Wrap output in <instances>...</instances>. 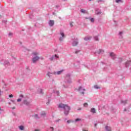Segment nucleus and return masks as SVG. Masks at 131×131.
<instances>
[{
  "label": "nucleus",
  "mask_w": 131,
  "mask_h": 131,
  "mask_svg": "<svg viewBox=\"0 0 131 131\" xmlns=\"http://www.w3.org/2000/svg\"><path fill=\"white\" fill-rule=\"evenodd\" d=\"M58 108L63 109L64 110V114L66 116H67V115L69 114V111H70L71 108L70 106H68V105L60 103L58 105Z\"/></svg>",
  "instance_id": "nucleus-1"
},
{
  "label": "nucleus",
  "mask_w": 131,
  "mask_h": 131,
  "mask_svg": "<svg viewBox=\"0 0 131 131\" xmlns=\"http://www.w3.org/2000/svg\"><path fill=\"white\" fill-rule=\"evenodd\" d=\"M71 75L70 74H67L66 75V77L64 79V84H63V88L64 89H67L69 86L67 84H70V83H72V80H71V78H70Z\"/></svg>",
  "instance_id": "nucleus-2"
},
{
  "label": "nucleus",
  "mask_w": 131,
  "mask_h": 131,
  "mask_svg": "<svg viewBox=\"0 0 131 131\" xmlns=\"http://www.w3.org/2000/svg\"><path fill=\"white\" fill-rule=\"evenodd\" d=\"M32 55H33L34 57L32 59V62L33 64H35V63H36V62L39 59V57L37 56L38 53L33 52Z\"/></svg>",
  "instance_id": "nucleus-3"
},
{
  "label": "nucleus",
  "mask_w": 131,
  "mask_h": 131,
  "mask_svg": "<svg viewBox=\"0 0 131 131\" xmlns=\"http://www.w3.org/2000/svg\"><path fill=\"white\" fill-rule=\"evenodd\" d=\"M72 45L73 47H75L78 45V39L77 38H74L72 39Z\"/></svg>",
  "instance_id": "nucleus-4"
},
{
  "label": "nucleus",
  "mask_w": 131,
  "mask_h": 131,
  "mask_svg": "<svg viewBox=\"0 0 131 131\" xmlns=\"http://www.w3.org/2000/svg\"><path fill=\"white\" fill-rule=\"evenodd\" d=\"M60 37L59 38L60 41H63L64 40V38H65V34L63 32H60Z\"/></svg>",
  "instance_id": "nucleus-5"
},
{
  "label": "nucleus",
  "mask_w": 131,
  "mask_h": 131,
  "mask_svg": "<svg viewBox=\"0 0 131 131\" xmlns=\"http://www.w3.org/2000/svg\"><path fill=\"white\" fill-rule=\"evenodd\" d=\"M63 72H64V70H61L57 72H53V74L54 75H61Z\"/></svg>",
  "instance_id": "nucleus-6"
},
{
  "label": "nucleus",
  "mask_w": 131,
  "mask_h": 131,
  "mask_svg": "<svg viewBox=\"0 0 131 131\" xmlns=\"http://www.w3.org/2000/svg\"><path fill=\"white\" fill-rule=\"evenodd\" d=\"M84 91H85V89H84L82 86H80L78 89V92L80 93V94H82V95H84Z\"/></svg>",
  "instance_id": "nucleus-7"
},
{
  "label": "nucleus",
  "mask_w": 131,
  "mask_h": 131,
  "mask_svg": "<svg viewBox=\"0 0 131 131\" xmlns=\"http://www.w3.org/2000/svg\"><path fill=\"white\" fill-rule=\"evenodd\" d=\"M56 59H59V56H58L57 54L53 55L52 57L49 58L50 61H53V60H56Z\"/></svg>",
  "instance_id": "nucleus-8"
},
{
  "label": "nucleus",
  "mask_w": 131,
  "mask_h": 131,
  "mask_svg": "<svg viewBox=\"0 0 131 131\" xmlns=\"http://www.w3.org/2000/svg\"><path fill=\"white\" fill-rule=\"evenodd\" d=\"M49 26H50L51 27H53V25H55V21L54 20H50L49 23Z\"/></svg>",
  "instance_id": "nucleus-9"
},
{
  "label": "nucleus",
  "mask_w": 131,
  "mask_h": 131,
  "mask_svg": "<svg viewBox=\"0 0 131 131\" xmlns=\"http://www.w3.org/2000/svg\"><path fill=\"white\" fill-rule=\"evenodd\" d=\"M110 56L111 57L113 60H115V59H116V55H115V54H114L113 52H111L110 54Z\"/></svg>",
  "instance_id": "nucleus-10"
},
{
  "label": "nucleus",
  "mask_w": 131,
  "mask_h": 131,
  "mask_svg": "<svg viewBox=\"0 0 131 131\" xmlns=\"http://www.w3.org/2000/svg\"><path fill=\"white\" fill-rule=\"evenodd\" d=\"M24 104H25V105H26L27 106H29V105H30V102L26 100H24Z\"/></svg>",
  "instance_id": "nucleus-11"
},
{
  "label": "nucleus",
  "mask_w": 131,
  "mask_h": 131,
  "mask_svg": "<svg viewBox=\"0 0 131 131\" xmlns=\"http://www.w3.org/2000/svg\"><path fill=\"white\" fill-rule=\"evenodd\" d=\"M38 94H41V95H42V94H43V90H42L40 88H39L38 89Z\"/></svg>",
  "instance_id": "nucleus-12"
},
{
  "label": "nucleus",
  "mask_w": 131,
  "mask_h": 131,
  "mask_svg": "<svg viewBox=\"0 0 131 131\" xmlns=\"http://www.w3.org/2000/svg\"><path fill=\"white\" fill-rule=\"evenodd\" d=\"M54 74V72L51 73L50 72H48L47 74V76L49 77H52V75Z\"/></svg>",
  "instance_id": "nucleus-13"
},
{
  "label": "nucleus",
  "mask_w": 131,
  "mask_h": 131,
  "mask_svg": "<svg viewBox=\"0 0 131 131\" xmlns=\"http://www.w3.org/2000/svg\"><path fill=\"white\" fill-rule=\"evenodd\" d=\"M90 112H91L92 113L95 114L96 113V108H92L90 110Z\"/></svg>",
  "instance_id": "nucleus-14"
},
{
  "label": "nucleus",
  "mask_w": 131,
  "mask_h": 131,
  "mask_svg": "<svg viewBox=\"0 0 131 131\" xmlns=\"http://www.w3.org/2000/svg\"><path fill=\"white\" fill-rule=\"evenodd\" d=\"M105 129L106 131H111V127H110L109 126H106Z\"/></svg>",
  "instance_id": "nucleus-15"
},
{
  "label": "nucleus",
  "mask_w": 131,
  "mask_h": 131,
  "mask_svg": "<svg viewBox=\"0 0 131 131\" xmlns=\"http://www.w3.org/2000/svg\"><path fill=\"white\" fill-rule=\"evenodd\" d=\"M91 38H92V37L87 36V37H85L84 39V40L88 41V40H91Z\"/></svg>",
  "instance_id": "nucleus-16"
},
{
  "label": "nucleus",
  "mask_w": 131,
  "mask_h": 131,
  "mask_svg": "<svg viewBox=\"0 0 131 131\" xmlns=\"http://www.w3.org/2000/svg\"><path fill=\"white\" fill-rule=\"evenodd\" d=\"M4 65L5 66H9V65H10V62H9V61H8L7 60H6L4 62Z\"/></svg>",
  "instance_id": "nucleus-17"
},
{
  "label": "nucleus",
  "mask_w": 131,
  "mask_h": 131,
  "mask_svg": "<svg viewBox=\"0 0 131 131\" xmlns=\"http://www.w3.org/2000/svg\"><path fill=\"white\" fill-rule=\"evenodd\" d=\"M53 93L54 94H56V95H57V96H59V94H60V92H59V91H57V90H54Z\"/></svg>",
  "instance_id": "nucleus-18"
},
{
  "label": "nucleus",
  "mask_w": 131,
  "mask_h": 131,
  "mask_svg": "<svg viewBox=\"0 0 131 131\" xmlns=\"http://www.w3.org/2000/svg\"><path fill=\"white\" fill-rule=\"evenodd\" d=\"M46 115H47V114L46 113V112H42L41 113V114H40V115H41V116H43V117H45Z\"/></svg>",
  "instance_id": "nucleus-19"
},
{
  "label": "nucleus",
  "mask_w": 131,
  "mask_h": 131,
  "mask_svg": "<svg viewBox=\"0 0 131 131\" xmlns=\"http://www.w3.org/2000/svg\"><path fill=\"white\" fill-rule=\"evenodd\" d=\"M122 34H123V32H120L119 33V38H122Z\"/></svg>",
  "instance_id": "nucleus-20"
},
{
  "label": "nucleus",
  "mask_w": 131,
  "mask_h": 131,
  "mask_svg": "<svg viewBox=\"0 0 131 131\" xmlns=\"http://www.w3.org/2000/svg\"><path fill=\"white\" fill-rule=\"evenodd\" d=\"M18 127H19V129L20 130H24V126H23V125H20V126H19Z\"/></svg>",
  "instance_id": "nucleus-21"
},
{
  "label": "nucleus",
  "mask_w": 131,
  "mask_h": 131,
  "mask_svg": "<svg viewBox=\"0 0 131 131\" xmlns=\"http://www.w3.org/2000/svg\"><path fill=\"white\" fill-rule=\"evenodd\" d=\"M98 53V54H104V50H103L102 49H99Z\"/></svg>",
  "instance_id": "nucleus-22"
},
{
  "label": "nucleus",
  "mask_w": 131,
  "mask_h": 131,
  "mask_svg": "<svg viewBox=\"0 0 131 131\" xmlns=\"http://www.w3.org/2000/svg\"><path fill=\"white\" fill-rule=\"evenodd\" d=\"M95 13L96 14V15H101L102 14V12L98 11L96 10L95 11Z\"/></svg>",
  "instance_id": "nucleus-23"
},
{
  "label": "nucleus",
  "mask_w": 131,
  "mask_h": 131,
  "mask_svg": "<svg viewBox=\"0 0 131 131\" xmlns=\"http://www.w3.org/2000/svg\"><path fill=\"white\" fill-rule=\"evenodd\" d=\"M130 61H127L125 63V67L127 68L128 66H129V63Z\"/></svg>",
  "instance_id": "nucleus-24"
},
{
  "label": "nucleus",
  "mask_w": 131,
  "mask_h": 131,
  "mask_svg": "<svg viewBox=\"0 0 131 131\" xmlns=\"http://www.w3.org/2000/svg\"><path fill=\"white\" fill-rule=\"evenodd\" d=\"M94 88L96 90H99V89H100V86H98V85H95Z\"/></svg>",
  "instance_id": "nucleus-25"
},
{
  "label": "nucleus",
  "mask_w": 131,
  "mask_h": 131,
  "mask_svg": "<svg viewBox=\"0 0 131 131\" xmlns=\"http://www.w3.org/2000/svg\"><path fill=\"white\" fill-rule=\"evenodd\" d=\"M71 122H73V121L72 120H69L67 121V123L69 124V123H71Z\"/></svg>",
  "instance_id": "nucleus-26"
},
{
  "label": "nucleus",
  "mask_w": 131,
  "mask_h": 131,
  "mask_svg": "<svg viewBox=\"0 0 131 131\" xmlns=\"http://www.w3.org/2000/svg\"><path fill=\"white\" fill-rule=\"evenodd\" d=\"M54 127H50L49 128V130H47V131H49V130H50V131H54Z\"/></svg>",
  "instance_id": "nucleus-27"
},
{
  "label": "nucleus",
  "mask_w": 131,
  "mask_h": 131,
  "mask_svg": "<svg viewBox=\"0 0 131 131\" xmlns=\"http://www.w3.org/2000/svg\"><path fill=\"white\" fill-rule=\"evenodd\" d=\"M121 103L123 104V105H125V104H126V100H122Z\"/></svg>",
  "instance_id": "nucleus-28"
},
{
  "label": "nucleus",
  "mask_w": 131,
  "mask_h": 131,
  "mask_svg": "<svg viewBox=\"0 0 131 131\" xmlns=\"http://www.w3.org/2000/svg\"><path fill=\"white\" fill-rule=\"evenodd\" d=\"M94 39H95V40H96V41H99V37H98V36H94Z\"/></svg>",
  "instance_id": "nucleus-29"
},
{
  "label": "nucleus",
  "mask_w": 131,
  "mask_h": 131,
  "mask_svg": "<svg viewBox=\"0 0 131 131\" xmlns=\"http://www.w3.org/2000/svg\"><path fill=\"white\" fill-rule=\"evenodd\" d=\"M90 20L91 22H92V23H94V22H95V19H94V18H90Z\"/></svg>",
  "instance_id": "nucleus-30"
},
{
  "label": "nucleus",
  "mask_w": 131,
  "mask_h": 131,
  "mask_svg": "<svg viewBox=\"0 0 131 131\" xmlns=\"http://www.w3.org/2000/svg\"><path fill=\"white\" fill-rule=\"evenodd\" d=\"M34 117L36 119H37L38 118H39V117H38V115L37 114H35Z\"/></svg>",
  "instance_id": "nucleus-31"
},
{
  "label": "nucleus",
  "mask_w": 131,
  "mask_h": 131,
  "mask_svg": "<svg viewBox=\"0 0 131 131\" xmlns=\"http://www.w3.org/2000/svg\"><path fill=\"white\" fill-rule=\"evenodd\" d=\"M76 122H77V121H81V119L77 118L75 120Z\"/></svg>",
  "instance_id": "nucleus-32"
},
{
  "label": "nucleus",
  "mask_w": 131,
  "mask_h": 131,
  "mask_svg": "<svg viewBox=\"0 0 131 131\" xmlns=\"http://www.w3.org/2000/svg\"><path fill=\"white\" fill-rule=\"evenodd\" d=\"M81 12L83 13V14L85 13V10L84 9H81Z\"/></svg>",
  "instance_id": "nucleus-33"
},
{
  "label": "nucleus",
  "mask_w": 131,
  "mask_h": 131,
  "mask_svg": "<svg viewBox=\"0 0 131 131\" xmlns=\"http://www.w3.org/2000/svg\"><path fill=\"white\" fill-rule=\"evenodd\" d=\"M88 103H84L83 106L84 107H88Z\"/></svg>",
  "instance_id": "nucleus-34"
},
{
  "label": "nucleus",
  "mask_w": 131,
  "mask_h": 131,
  "mask_svg": "<svg viewBox=\"0 0 131 131\" xmlns=\"http://www.w3.org/2000/svg\"><path fill=\"white\" fill-rule=\"evenodd\" d=\"M119 63H121V62H122V58H119Z\"/></svg>",
  "instance_id": "nucleus-35"
},
{
  "label": "nucleus",
  "mask_w": 131,
  "mask_h": 131,
  "mask_svg": "<svg viewBox=\"0 0 131 131\" xmlns=\"http://www.w3.org/2000/svg\"><path fill=\"white\" fill-rule=\"evenodd\" d=\"M8 35L9 36H13V33H9Z\"/></svg>",
  "instance_id": "nucleus-36"
},
{
  "label": "nucleus",
  "mask_w": 131,
  "mask_h": 131,
  "mask_svg": "<svg viewBox=\"0 0 131 131\" xmlns=\"http://www.w3.org/2000/svg\"><path fill=\"white\" fill-rule=\"evenodd\" d=\"M120 2H121V0H116V3L117 4H118V3H120Z\"/></svg>",
  "instance_id": "nucleus-37"
},
{
  "label": "nucleus",
  "mask_w": 131,
  "mask_h": 131,
  "mask_svg": "<svg viewBox=\"0 0 131 131\" xmlns=\"http://www.w3.org/2000/svg\"><path fill=\"white\" fill-rule=\"evenodd\" d=\"M6 22H7V20H4L2 21V23H4V24H6Z\"/></svg>",
  "instance_id": "nucleus-38"
},
{
  "label": "nucleus",
  "mask_w": 131,
  "mask_h": 131,
  "mask_svg": "<svg viewBox=\"0 0 131 131\" xmlns=\"http://www.w3.org/2000/svg\"><path fill=\"white\" fill-rule=\"evenodd\" d=\"M21 100H22V99H21V98H19V99H18L17 100V102H21Z\"/></svg>",
  "instance_id": "nucleus-39"
},
{
  "label": "nucleus",
  "mask_w": 131,
  "mask_h": 131,
  "mask_svg": "<svg viewBox=\"0 0 131 131\" xmlns=\"http://www.w3.org/2000/svg\"><path fill=\"white\" fill-rule=\"evenodd\" d=\"M70 25L71 27H73V25L72 24V23H70Z\"/></svg>",
  "instance_id": "nucleus-40"
},
{
  "label": "nucleus",
  "mask_w": 131,
  "mask_h": 131,
  "mask_svg": "<svg viewBox=\"0 0 131 131\" xmlns=\"http://www.w3.org/2000/svg\"><path fill=\"white\" fill-rule=\"evenodd\" d=\"M79 53V51L77 50L75 52V54H78Z\"/></svg>",
  "instance_id": "nucleus-41"
},
{
  "label": "nucleus",
  "mask_w": 131,
  "mask_h": 131,
  "mask_svg": "<svg viewBox=\"0 0 131 131\" xmlns=\"http://www.w3.org/2000/svg\"><path fill=\"white\" fill-rule=\"evenodd\" d=\"M9 98H13V95L11 94L9 96Z\"/></svg>",
  "instance_id": "nucleus-42"
},
{
  "label": "nucleus",
  "mask_w": 131,
  "mask_h": 131,
  "mask_svg": "<svg viewBox=\"0 0 131 131\" xmlns=\"http://www.w3.org/2000/svg\"><path fill=\"white\" fill-rule=\"evenodd\" d=\"M50 104V99H48V102H47V105H49Z\"/></svg>",
  "instance_id": "nucleus-43"
},
{
  "label": "nucleus",
  "mask_w": 131,
  "mask_h": 131,
  "mask_svg": "<svg viewBox=\"0 0 131 131\" xmlns=\"http://www.w3.org/2000/svg\"><path fill=\"white\" fill-rule=\"evenodd\" d=\"M34 131H40L39 129H35Z\"/></svg>",
  "instance_id": "nucleus-44"
},
{
  "label": "nucleus",
  "mask_w": 131,
  "mask_h": 131,
  "mask_svg": "<svg viewBox=\"0 0 131 131\" xmlns=\"http://www.w3.org/2000/svg\"><path fill=\"white\" fill-rule=\"evenodd\" d=\"M100 2H103V0H98V3H100Z\"/></svg>",
  "instance_id": "nucleus-45"
},
{
  "label": "nucleus",
  "mask_w": 131,
  "mask_h": 131,
  "mask_svg": "<svg viewBox=\"0 0 131 131\" xmlns=\"http://www.w3.org/2000/svg\"><path fill=\"white\" fill-rule=\"evenodd\" d=\"M20 98H23V95L21 94L19 95Z\"/></svg>",
  "instance_id": "nucleus-46"
},
{
  "label": "nucleus",
  "mask_w": 131,
  "mask_h": 131,
  "mask_svg": "<svg viewBox=\"0 0 131 131\" xmlns=\"http://www.w3.org/2000/svg\"><path fill=\"white\" fill-rule=\"evenodd\" d=\"M39 59H40L41 60H43V57H39Z\"/></svg>",
  "instance_id": "nucleus-47"
},
{
  "label": "nucleus",
  "mask_w": 131,
  "mask_h": 131,
  "mask_svg": "<svg viewBox=\"0 0 131 131\" xmlns=\"http://www.w3.org/2000/svg\"><path fill=\"white\" fill-rule=\"evenodd\" d=\"M12 114H13V115H14V116H16V113H12Z\"/></svg>",
  "instance_id": "nucleus-48"
},
{
  "label": "nucleus",
  "mask_w": 131,
  "mask_h": 131,
  "mask_svg": "<svg viewBox=\"0 0 131 131\" xmlns=\"http://www.w3.org/2000/svg\"><path fill=\"white\" fill-rule=\"evenodd\" d=\"M78 111L81 110V107H79V108H78Z\"/></svg>",
  "instance_id": "nucleus-49"
},
{
  "label": "nucleus",
  "mask_w": 131,
  "mask_h": 131,
  "mask_svg": "<svg viewBox=\"0 0 131 131\" xmlns=\"http://www.w3.org/2000/svg\"><path fill=\"white\" fill-rule=\"evenodd\" d=\"M12 109L13 110H14V109H16V107H13L12 108Z\"/></svg>",
  "instance_id": "nucleus-50"
},
{
  "label": "nucleus",
  "mask_w": 131,
  "mask_h": 131,
  "mask_svg": "<svg viewBox=\"0 0 131 131\" xmlns=\"http://www.w3.org/2000/svg\"><path fill=\"white\" fill-rule=\"evenodd\" d=\"M56 7L57 9H58V8H59V7H60V6L59 5H57Z\"/></svg>",
  "instance_id": "nucleus-51"
},
{
  "label": "nucleus",
  "mask_w": 131,
  "mask_h": 131,
  "mask_svg": "<svg viewBox=\"0 0 131 131\" xmlns=\"http://www.w3.org/2000/svg\"><path fill=\"white\" fill-rule=\"evenodd\" d=\"M11 102H12V103H15V100H11Z\"/></svg>",
  "instance_id": "nucleus-52"
},
{
  "label": "nucleus",
  "mask_w": 131,
  "mask_h": 131,
  "mask_svg": "<svg viewBox=\"0 0 131 131\" xmlns=\"http://www.w3.org/2000/svg\"><path fill=\"white\" fill-rule=\"evenodd\" d=\"M1 92H2V91L0 89V97H1V96H2V94L1 93Z\"/></svg>",
  "instance_id": "nucleus-53"
},
{
  "label": "nucleus",
  "mask_w": 131,
  "mask_h": 131,
  "mask_svg": "<svg viewBox=\"0 0 131 131\" xmlns=\"http://www.w3.org/2000/svg\"><path fill=\"white\" fill-rule=\"evenodd\" d=\"M64 121H67V118L64 119Z\"/></svg>",
  "instance_id": "nucleus-54"
},
{
  "label": "nucleus",
  "mask_w": 131,
  "mask_h": 131,
  "mask_svg": "<svg viewBox=\"0 0 131 131\" xmlns=\"http://www.w3.org/2000/svg\"><path fill=\"white\" fill-rule=\"evenodd\" d=\"M124 111H127V110L126 108H125Z\"/></svg>",
  "instance_id": "nucleus-55"
},
{
  "label": "nucleus",
  "mask_w": 131,
  "mask_h": 131,
  "mask_svg": "<svg viewBox=\"0 0 131 131\" xmlns=\"http://www.w3.org/2000/svg\"><path fill=\"white\" fill-rule=\"evenodd\" d=\"M57 122L60 121V119H58V120H56Z\"/></svg>",
  "instance_id": "nucleus-56"
},
{
  "label": "nucleus",
  "mask_w": 131,
  "mask_h": 131,
  "mask_svg": "<svg viewBox=\"0 0 131 131\" xmlns=\"http://www.w3.org/2000/svg\"><path fill=\"white\" fill-rule=\"evenodd\" d=\"M2 15H0V18H2Z\"/></svg>",
  "instance_id": "nucleus-57"
},
{
  "label": "nucleus",
  "mask_w": 131,
  "mask_h": 131,
  "mask_svg": "<svg viewBox=\"0 0 131 131\" xmlns=\"http://www.w3.org/2000/svg\"><path fill=\"white\" fill-rule=\"evenodd\" d=\"M95 126H97V124H95Z\"/></svg>",
  "instance_id": "nucleus-58"
},
{
  "label": "nucleus",
  "mask_w": 131,
  "mask_h": 131,
  "mask_svg": "<svg viewBox=\"0 0 131 131\" xmlns=\"http://www.w3.org/2000/svg\"><path fill=\"white\" fill-rule=\"evenodd\" d=\"M83 131H88V130H84Z\"/></svg>",
  "instance_id": "nucleus-59"
},
{
  "label": "nucleus",
  "mask_w": 131,
  "mask_h": 131,
  "mask_svg": "<svg viewBox=\"0 0 131 131\" xmlns=\"http://www.w3.org/2000/svg\"><path fill=\"white\" fill-rule=\"evenodd\" d=\"M9 104H11V103H10V102H9Z\"/></svg>",
  "instance_id": "nucleus-60"
},
{
  "label": "nucleus",
  "mask_w": 131,
  "mask_h": 131,
  "mask_svg": "<svg viewBox=\"0 0 131 131\" xmlns=\"http://www.w3.org/2000/svg\"><path fill=\"white\" fill-rule=\"evenodd\" d=\"M89 1H90L91 2V1H92V0H89Z\"/></svg>",
  "instance_id": "nucleus-61"
},
{
  "label": "nucleus",
  "mask_w": 131,
  "mask_h": 131,
  "mask_svg": "<svg viewBox=\"0 0 131 131\" xmlns=\"http://www.w3.org/2000/svg\"><path fill=\"white\" fill-rule=\"evenodd\" d=\"M63 1H66V0H63Z\"/></svg>",
  "instance_id": "nucleus-62"
}]
</instances>
